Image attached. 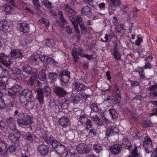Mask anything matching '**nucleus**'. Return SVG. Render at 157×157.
Returning a JSON list of instances; mask_svg holds the SVG:
<instances>
[{
    "label": "nucleus",
    "mask_w": 157,
    "mask_h": 157,
    "mask_svg": "<svg viewBox=\"0 0 157 157\" xmlns=\"http://www.w3.org/2000/svg\"><path fill=\"white\" fill-rule=\"evenodd\" d=\"M22 89V87L18 84L14 85L8 90V98L9 99L7 104V108L11 107L18 108L16 102L17 100L16 93Z\"/></svg>",
    "instance_id": "obj_1"
},
{
    "label": "nucleus",
    "mask_w": 157,
    "mask_h": 157,
    "mask_svg": "<svg viewBox=\"0 0 157 157\" xmlns=\"http://www.w3.org/2000/svg\"><path fill=\"white\" fill-rule=\"evenodd\" d=\"M34 97L32 91L28 89H25L22 90L21 93L19 100L21 102L24 104L25 107H28L29 104L33 105V108L34 107V103L33 102L34 100Z\"/></svg>",
    "instance_id": "obj_2"
},
{
    "label": "nucleus",
    "mask_w": 157,
    "mask_h": 157,
    "mask_svg": "<svg viewBox=\"0 0 157 157\" xmlns=\"http://www.w3.org/2000/svg\"><path fill=\"white\" fill-rule=\"evenodd\" d=\"M71 55L74 62L76 63L79 59V56L81 57L86 58L88 60H90L93 59L92 55H88L83 53L81 47H78L77 48H74L71 52Z\"/></svg>",
    "instance_id": "obj_3"
},
{
    "label": "nucleus",
    "mask_w": 157,
    "mask_h": 157,
    "mask_svg": "<svg viewBox=\"0 0 157 157\" xmlns=\"http://www.w3.org/2000/svg\"><path fill=\"white\" fill-rule=\"evenodd\" d=\"M20 115H21L22 118L21 119H18L17 122L19 126L24 127L26 126L29 125L32 130V128L31 125L33 123V117L24 113H22V114H20Z\"/></svg>",
    "instance_id": "obj_4"
},
{
    "label": "nucleus",
    "mask_w": 157,
    "mask_h": 157,
    "mask_svg": "<svg viewBox=\"0 0 157 157\" xmlns=\"http://www.w3.org/2000/svg\"><path fill=\"white\" fill-rule=\"evenodd\" d=\"M13 130V133L9 134L8 139L12 143L17 144L20 142L22 134L20 132L16 129Z\"/></svg>",
    "instance_id": "obj_5"
},
{
    "label": "nucleus",
    "mask_w": 157,
    "mask_h": 157,
    "mask_svg": "<svg viewBox=\"0 0 157 157\" xmlns=\"http://www.w3.org/2000/svg\"><path fill=\"white\" fill-rule=\"evenodd\" d=\"M43 138L45 143L49 146L51 145L52 147H55L58 143V141L52 135L45 134L43 135Z\"/></svg>",
    "instance_id": "obj_6"
},
{
    "label": "nucleus",
    "mask_w": 157,
    "mask_h": 157,
    "mask_svg": "<svg viewBox=\"0 0 157 157\" xmlns=\"http://www.w3.org/2000/svg\"><path fill=\"white\" fill-rule=\"evenodd\" d=\"M143 144L147 153H149L152 151V142L150 138L148 136L144 137L143 141Z\"/></svg>",
    "instance_id": "obj_7"
},
{
    "label": "nucleus",
    "mask_w": 157,
    "mask_h": 157,
    "mask_svg": "<svg viewBox=\"0 0 157 157\" xmlns=\"http://www.w3.org/2000/svg\"><path fill=\"white\" fill-rule=\"evenodd\" d=\"M55 147H52L53 149L59 155H65V154H68V152L65 146L62 145L58 141Z\"/></svg>",
    "instance_id": "obj_8"
},
{
    "label": "nucleus",
    "mask_w": 157,
    "mask_h": 157,
    "mask_svg": "<svg viewBox=\"0 0 157 157\" xmlns=\"http://www.w3.org/2000/svg\"><path fill=\"white\" fill-rule=\"evenodd\" d=\"M38 152L43 156H46L49 152V146L45 144L39 145L37 148Z\"/></svg>",
    "instance_id": "obj_9"
},
{
    "label": "nucleus",
    "mask_w": 157,
    "mask_h": 157,
    "mask_svg": "<svg viewBox=\"0 0 157 157\" xmlns=\"http://www.w3.org/2000/svg\"><path fill=\"white\" fill-rule=\"evenodd\" d=\"M59 78L60 79L61 82L64 85L69 80L70 72L68 71H61L59 74Z\"/></svg>",
    "instance_id": "obj_10"
},
{
    "label": "nucleus",
    "mask_w": 157,
    "mask_h": 157,
    "mask_svg": "<svg viewBox=\"0 0 157 157\" xmlns=\"http://www.w3.org/2000/svg\"><path fill=\"white\" fill-rule=\"evenodd\" d=\"M29 25L25 22L19 23L17 24V28L20 32L24 34L28 33L29 31Z\"/></svg>",
    "instance_id": "obj_11"
},
{
    "label": "nucleus",
    "mask_w": 157,
    "mask_h": 157,
    "mask_svg": "<svg viewBox=\"0 0 157 157\" xmlns=\"http://www.w3.org/2000/svg\"><path fill=\"white\" fill-rule=\"evenodd\" d=\"M113 93L115 94V98L114 100L115 102L114 104L118 105L121 100V97L120 91L119 90L118 86L116 84L114 85Z\"/></svg>",
    "instance_id": "obj_12"
},
{
    "label": "nucleus",
    "mask_w": 157,
    "mask_h": 157,
    "mask_svg": "<svg viewBox=\"0 0 157 157\" xmlns=\"http://www.w3.org/2000/svg\"><path fill=\"white\" fill-rule=\"evenodd\" d=\"M11 58L4 53L0 52V63L5 66H9L11 63Z\"/></svg>",
    "instance_id": "obj_13"
},
{
    "label": "nucleus",
    "mask_w": 157,
    "mask_h": 157,
    "mask_svg": "<svg viewBox=\"0 0 157 157\" xmlns=\"http://www.w3.org/2000/svg\"><path fill=\"white\" fill-rule=\"evenodd\" d=\"M81 13L83 16H86L91 19H95V16L93 15L90 8L88 6L83 7L81 10Z\"/></svg>",
    "instance_id": "obj_14"
},
{
    "label": "nucleus",
    "mask_w": 157,
    "mask_h": 157,
    "mask_svg": "<svg viewBox=\"0 0 157 157\" xmlns=\"http://www.w3.org/2000/svg\"><path fill=\"white\" fill-rule=\"evenodd\" d=\"M58 121L59 125L63 128H66L70 124L69 118L66 116L63 117L59 118Z\"/></svg>",
    "instance_id": "obj_15"
},
{
    "label": "nucleus",
    "mask_w": 157,
    "mask_h": 157,
    "mask_svg": "<svg viewBox=\"0 0 157 157\" xmlns=\"http://www.w3.org/2000/svg\"><path fill=\"white\" fill-rule=\"evenodd\" d=\"M53 90L56 95L60 98L64 97L67 94V92L63 88L58 86L54 87Z\"/></svg>",
    "instance_id": "obj_16"
},
{
    "label": "nucleus",
    "mask_w": 157,
    "mask_h": 157,
    "mask_svg": "<svg viewBox=\"0 0 157 157\" xmlns=\"http://www.w3.org/2000/svg\"><path fill=\"white\" fill-rule=\"evenodd\" d=\"M23 71L29 75H32L36 78L37 76V73L36 70L34 71V70L29 66L25 65L22 67Z\"/></svg>",
    "instance_id": "obj_17"
},
{
    "label": "nucleus",
    "mask_w": 157,
    "mask_h": 157,
    "mask_svg": "<svg viewBox=\"0 0 157 157\" xmlns=\"http://www.w3.org/2000/svg\"><path fill=\"white\" fill-rule=\"evenodd\" d=\"M113 55L114 58L116 60H120L121 59V53L120 52L119 48H118L117 43H116L113 48Z\"/></svg>",
    "instance_id": "obj_18"
},
{
    "label": "nucleus",
    "mask_w": 157,
    "mask_h": 157,
    "mask_svg": "<svg viewBox=\"0 0 157 157\" xmlns=\"http://www.w3.org/2000/svg\"><path fill=\"white\" fill-rule=\"evenodd\" d=\"M76 150L78 153L82 154L87 153L89 152V148L86 144L83 143L77 145Z\"/></svg>",
    "instance_id": "obj_19"
},
{
    "label": "nucleus",
    "mask_w": 157,
    "mask_h": 157,
    "mask_svg": "<svg viewBox=\"0 0 157 157\" xmlns=\"http://www.w3.org/2000/svg\"><path fill=\"white\" fill-rule=\"evenodd\" d=\"M39 59H40V61L41 60L45 66H47L50 62L52 63H55V60L53 59L52 58L48 57L45 55H44L43 56H40Z\"/></svg>",
    "instance_id": "obj_20"
},
{
    "label": "nucleus",
    "mask_w": 157,
    "mask_h": 157,
    "mask_svg": "<svg viewBox=\"0 0 157 157\" xmlns=\"http://www.w3.org/2000/svg\"><path fill=\"white\" fill-rule=\"evenodd\" d=\"M74 89L76 92H82L87 89V87L82 83H75L74 84Z\"/></svg>",
    "instance_id": "obj_21"
},
{
    "label": "nucleus",
    "mask_w": 157,
    "mask_h": 157,
    "mask_svg": "<svg viewBox=\"0 0 157 157\" xmlns=\"http://www.w3.org/2000/svg\"><path fill=\"white\" fill-rule=\"evenodd\" d=\"M11 57L14 59H21L22 57V53L21 51L17 49H12L10 52Z\"/></svg>",
    "instance_id": "obj_22"
},
{
    "label": "nucleus",
    "mask_w": 157,
    "mask_h": 157,
    "mask_svg": "<svg viewBox=\"0 0 157 157\" xmlns=\"http://www.w3.org/2000/svg\"><path fill=\"white\" fill-rule=\"evenodd\" d=\"M122 147L126 149H128L129 151H131L132 149L133 146L129 141L128 138L126 136L123 138L122 140Z\"/></svg>",
    "instance_id": "obj_23"
},
{
    "label": "nucleus",
    "mask_w": 157,
    "mask_h": 157,
    "mask_svg": "<svg viewBox=\"0 0 157 157\" xmlns=\"http://www.w3.org/2000/svg\"><path fill=\"white\" fill-rule=\"evenodd\" d=\"M12 75L14 77V79L19 80L20 79L21 71L17 67H13L11 69Z\"/></svg>",
    "instance_id": "obj_24"
},
{
    "label": "nucleus",
    "mask_w": 157,
    "mask_h": 157,
    "mask_svg": "<svg viewBox=\"0 0 157 157\" xmlns=\"http://www.w3.org/2000/svg\"><path fill=\"white\" fill-rule=\"evenodd\" d=\"M58 77L57 74L55 72H49L48 75V78L50 80L49 82L51 86L55 85V82Z\"/></svg>",
    "instance_id": "obj_25"
},
{
    "label": "nucleus",
    "mask_w": 157,
    "mask_h": 157,
    "mask_svg": "<svg viewBox=\"0 0 157 157\" xmlns=\"http://www.w3.org/2000/svg\"><path fill=\"white\" fill-rule=\"evenodd\" d=\"M122 149V146L119 144H116L110 147L111 153L114 155L118 154Z\"/></svg>",
    "instance_id": "obj_26"
},
{
    "label": "nucleus",
    "mask_w": 157,
    "mask_h": 157,
    "mask_svg": "<svg viewBox=\"0 0 157 157\" xmlns=\"http://www.w3.org/2000/svg\"><path fill=\"white\" fill-rule=\"evenodd\" d=\"M117 128L113 125H110L109 126L106 128V135L108 136H111L113 135H115L117 132L115 131Z\"/></svg>",
    "instance_id": "obj_27"
},
{
    "label": "nucleus",
    "mask_w": 157,
    "mask_h": 157,
    "mask_svg": "<svg viewBox=\"0 0 157 157\" xmlns=\"http://www.w3.org/2000/svg\"><path fill=\"white\" fill-rule=\"evenodd\" d=\"M92 148L94 152L98 155L101 154L103 151V147L100 144H94L93 145Z\"/></svg>",
    "instance_id": "obj_28"
},
{
    "label": "nucleus",
    "mask_w": 157,
    "mask_h": 157,
    "mask_svg": "<svg viewBox=\"0 0 157 157\" xmlns=\"http://www.w3.org/2000/svg\"><path fill=\"white\" fill-rule=\"evenodd\" d=\"M81 99L80 95L76 93H72L70 98L71 101L75 103H77Z\"/></svg>",
    "instance_id": "obj_29"
},
{
    "label": "nucleus",
    "mask_w": 157,
    "mask_h": 157,
    "mask_svg": "<svg viewBox=\"0 0 157 157\" xmlns=\"http://www.w3.org/2000/svg\"><path fill=\"white\" fill-rule=\"evenodd\" d=\"M136 145L134 144V146L132 147V149L131 151V154L129 155L131 157H139L140 156V153L138 150V148H139Z\"/></svg>",
    "instance_id": "obj_30"
},
{
    "label": "nucleus",
    "mask_w": 157,
    "mask_h": 157,
    "mask_svg": "<svg viewBox=\"0 0 157 157\" xmlns=\"http://www.w3.org/2000/svg\"><path fill=\"white\" fill-rule=\"evenodd\" d=\"M6 122L8 127L11 129H16V126L14 120L12 117L7 118Z\"/></svg>",
    "instance_id": "obj_31"
},
{
    "label": "nucleus",
    "mask_w": 157,
    "mask_h": 157,
    "mask_svg": "<svg viewBox=\"0 0 157 157\" xmlns=\"http://www.w3.org/2000/svg\"><path fill=\"white\" fill-rule=\"evenodd\" d=\"M82 18L81 16L78 15L75 18V29L76 33L79 34L80 33V31L78 29V24L80 25V22L82 21Z\"/></svg>",
    "instance_id": "obj_32"
},
{
    "label": "nucleus",
    "mask_w": 157,
    "mask_h": 157,
    "mask_svg": "<svg viewBox=\"0 0 157 157\" xmlns=\"http://www.w3.org/2000/svg\"><path fill=\"white\" fill-rule=\"evenodd\" d=\"M38 78L41 81H45L47 79L46 71L44 69H41L39 72Z\"/></svg>",
    "instance_id": "obj_33"
},
{
    "label": "nucleus",
    "mask_w": 157,
    "mask_h": 157,
    "mask_svg": "<svg viewBox=\"0 0 157 157\" xmlns=\"http://www.w3.org/2000/svg\"><path fill=\"white\" fill-rule=\"evenodd\" d=\"M29 61L32 64L36 65L39 64L40 59L37 56L32 55L29 59Z\"/></svg>",
    "instance_id": "obj_34"
},
{
    "label": "nucleus",
    "mask_w": 157,
    "mask_h": 157,
    "mask_svg": "<svg viewBox=\"0 0 157 157\" xmlns=\"http://www.w3.org/2000/svg\"><path fill=\"white\" fill-rule=\"evenodd\" d=\"M111 7L120 6L121 2L120 0H107Z\"/></svg>",
    "instance_id": "obj_35"
},
{
    "label": "nucleus",
    "mask_w": 157,
    "mask_h": 157,
    "mask_svg": "<svg viewBox=\"0 0 157 157\" xmlns=\"http://www.w3.org/2000/svg\"><path fill=\"white\" fill-rule=\"evenodd\" d=\"M6 21L4 20H0V30H6L9 28V26L6 25Z\"/></svg>",
    "instance_id": "obj_36"
},
{
    "label": "nucleus",
    "mask_w": 157,
    "mask_h": 157,
    "mask_svg": "<svg viewBox=\"0 0 157 157\" xmlns=\"http://www.w3.org/2000/svg\"><path fill=\"white\" fill-rule=\"evenodd\" d=\"M8 73V71L2 66L0 64V77L5 78L4 77L7 75Z\"/></svg>",
    "instance_id": "obj_37"
},
{
    "label": "nucleus",
    "mask_w": 157,
    "mask_h": 157,
    "mask_svg": "<svg viewBox=\"0 0 157 157\" xmlns=\"http://www.w3.org/2000/svg\"><path fill=\"white\" fill-rule=\"evenodd\" d=\"M5 150H6L5 153V154H6L8 152V151L10 153L15 152L16 150V147L15 146L13 145L10 144L8 147H7V148Z\"/></svg>",
    "instance_id": "obj_38"
},
{
    "label": "nucleus",
    "mask_w": 157,
    "mask_h": 157,
    "mask_svg": "<svg viewBox=\"0 0 157 157\" xmlns=\"http://www.w3.org/2000/svg\"><path fill=\"white\" fill-rule=\"evenodd\" d=\"M24 138L29 143H31L33 142V136L29 132H28L25 134Z\"/></svg>",
    "instance_id": "obj_39"
},
{
    "label": "nucleus",
    "mask_w": 157,
    "mask_h": 157,
    "mask_svg": "<svg viewBox=\"0 0 157 157\" xmlns=\"http://www.w3.org/2000/svg\"><path fill=\"white\" fill-rule=\"evenodd\" d=\"M7 144L3 140H0V153L3 154V150L7 148Z\"/></svg>",
    "instance_id": "obj_40"
},
{
    "label": "nucleus",
    "mask_w": 157,
    "mask_h": 157,
    "mask_svg": "<svg viewBox=\"0 0 157 157\" xmlns=\"http://www.w3.org/2000/svg\"><path fill=\"white\" fill-rule=\"evenodd\" d=\"M13 9L12 6L7 5L5 6L4 11L6 13V14H13Z\"/></svg>",
    "instance_id": "obj_41"
},
{
    "label": "nucleus",
    "mask_w": 157,
    "mask_h": 157,
    "mask_svg": "<svg viewBox=\"0 0 157 157\" xmlns=\"http://www.w3.org/2000/svg\"><path fill=\"white\" fill-rule=\"evenodd\" d=\"M115 26V31L116 33H123L124 29L123 25L119 24Z\"/></svg>",
    "instance_id": "obj_42"
},
{
    "label": "nucleus",
    "mask_w": 157,
    "mask_h": 157,
    "mask_svg": "<svg viewBox=\"0 0 157 157\" xmlns=\"http://www.w3.org/2000/svg\"><path fill=\"white\" fill-rule=\"evenodd\" d=\"M94 120L96 124L98 126H101L104 124V121L97 116L94 117Z\"/></svg>",
    "instance_id": "obj_43"
},
{
    "label": "nucleus",
    "mask_w": 157,
    "mask_h": 157,
    "mask_svg": "<svg viewBox=\"0 0 157 157\" xmlns=\"http://www.w3.org/2000/svg\"><path fill=\"white\" fill-rule=\"evenodd\" d=\"M109 113L112 118L116 119L118 117V114L113 109H111L109 110Z\"/></svg>",
    "instance_id": "obj_44"
},
{
    "label": "nucleus",
    "mask_w": 157,
    "mask_h": 157,
    "mask_svg": "<svg viewBox=\"0 0 157 157\" xmlns=\"http://www.w3.org/2000/svg\"><path fill=\"white\" fill-rule=\"evenodd\" d=\"M65 10L66 12L70 14H72L74 12V10L68 4H67L66 5L65 8Z\"/></svg>",
    "instance_id": "obj_45"
},
{
    "label": "nucleus",
    "mask_w": 157,
    "mask_h": 157,
    "mask_svg": "<svg viewBox=\"0 0 157 157\" xmlns=\"http://www.w3.org/2000/svg\"><path fill=\"white\" fill-rule=\"evenodd\" d=\"M54 41L52 39L46 40L45 41V45L49 47L53 46Z\"/></svg>",
    "instance_id": "obj_46"
},
{
    "label": "nucleus",
    "mask_w": 157,
    "mask_h": 157,
    "mask_svg": "<svg viewBox=\"0 0 157 157\" xmlns=\"http://www.w3.org/2000/svg\"><path fill=\"white\" fill-rule=\"evenodd\" d=\"M65 157H79L78 154L77 153L71 152H70L69 153L65 154Z\"/></svg>",
    "instance_id": "obj_47"
},
{
    "label": "nucleus",
    "mask_w": 157,
    "mask_h": 157,
    "mask_svg": "<svg viewBox=\"0 0 157 157\" xmlns=\"http://www.w3.org/2000/svg\"><path fill=\"white\" fill-rule=\"evenodd\" d=\"M144 67H138L135 69V71L136 72H138L139 75L143 73L144 72Z\"/></svg>",
    "instance_id": "obj_48"
},
{
    "label": "nucleus",
    "mask_w": 157,
    "mask_h": 157,
    "mask_svg": "<svg viewBox=\"0 0 157 157\" xmlns=\"http://www.w3.org/2000/svg\"><path fill=\"white\" fill-rule=\"evenodd\" d=\"M86 125L85 128L86 130H88L89 128L92 127V124L91 121L90 120L87 119L86 120Z\"/></svg>",
    "instance_id": "obj_49"
},
{
    "label": "nucleus",
    "mask_w": 157,
    "mask_h": 157,
    "mask_svg": "<svg viewBox=\"0 0 157 157\" xmlns=\"http://www.w3.org/2000/svg\"><path fill=\"white\" fill-rule=\"evenodd\" d=\"M144 68L147 69H150L152 68V64H151V63L145 61V65L144 66Z\"/></svg>",
    "instance_id": "obj_50"
},
{
    "label": "nucleus",
    "mask_w": 157,
    "mask_h": 157,
    "mask_svg": "<svg viewBox=\"0 0 157 157\" xmlns=\"http://www.w3.org/2000/svg\"><path fill=\"white\" fill-rule=\"evenodd\" d=\"M131 86L133 88L135 87L140 85V83L137 81L130 80L129 81Z\"/></svg>",
    "instance_id": "obj_51"
},
{
    "label": "nucleus",
    "mask_w": 157,
    "mask_h": 157,
    "mask_svg": "<svg viewBox=\"0 0 157 157\" xmlns=\"http://www.w3.org/2000/svg\"><path fill=\"white\" fill-rule=\"evenodd\" d=\"M80 27L81 29V33L82 35H85L87 33V29L82 24H80Z\"/></svg>",
    "instance_id": "obj_52"
},
{
    "label": "nucleus",
    "mask_w": 157,
    "mask_h": 157,
    "mask_svg": "<svg viewBox=\"0 0 157 157\" xmlns=\"http://www.w3.org/2000/svg\"><path fill=\"white\" fill-rule=\"evenodd\" d=\"M82 98V101H84V102H86V100L88 98L90 97V95L89 94H87L85 93H82L81 94Z\"/></svg>",
    "instance_id": "obj_53"
},
{
    "label": "nucleus",
    "mask_w": 157,
    "mask_h": 157,
    "mask_svg": "<svg viewBox=\"0 0 157 157\" xmlns=\"http://www.w3.org/2000/svg\"><path fill=\"white\" fill-rule=\"evenodd\" d=\"M4 78L6 79V78ZM3 79L4 78L2 79V81H4V82L0 81V89L1 90H4L6 88V84L5 82V81L3 80Z\"/></svg>",
    "instance_id": "obj_54"
},
{
    "label": "nucleus",
    "mask_w": 157,
    "mask_h": 157,
    "mask_svg": "<svg viewBox=\"0 0 157 157\" xmlns=\"http://www.w3.org/2000/svg\"><path fill=\"white\" fill-rule=\"evenodd\" d=\"M36 98L40 104H42L44 103V95H37Z\"/></svg>",
    "instance_id": "obj_55"
},
{
    "label": "nucleus",
    "mask_w": 157,
    "mask_h": 157,
    "mask_svg": "<svg viewBox=\"0 0 157 157\" xmlns=\"http://www.w3.org/2000/svg\"><path fill=\"white\" fill-rule=\"evenodd\" d=\"M44 90L45 92V95L46 96H48L50 93V89L49 87L47 86H46L44 87Z\"/></svg>",
    "instance_id": "obj_56"
},
{
    "label": "nucleus",
    "mask_w": 157,
    "mask_h": 157,
    "mask_svg": "<svg viewBox=\"0 0 157 157\" xmlns=\"http://www.w3.org/2000/svg\"><path fill=\"white\" fill-rule=\"evenodd\" d=\"M33 3L37 9L40 8V6L39 4V0H32Z\"/></svg>",
    "instance_id": "obj_57"
},
{
    "label": "nucleus",
    "mask_w": 157,
    "mask_h": 157,
    "mask_svg": "<svg viewBox=\"0 0 157 157\" xmlns=\"http://www.w3.org/2000/svg\"><path fill=\"white\" fill-rule=\"evenodd\" d=\"M143 39L142 37H138L137 39L135 41V44L137 46H139L141 43L143 42Z\"/></svg>",
    "instance_id": "obj_58"
},
{
    "label": "nucleus",
    "mask_w": 157,
    "mask_h": 157,
    "mask_svg": "<svg viewBox=\"0 0 157 157\" xmlns=\"http://www.w3.org/2000/svg\"><path fill=\"white\" fill-rule=\"evenodd\" d=\"M157 89V84L149 86L147 89L150 91H154Z\"/></svg>",
    "instance_id": "obj_59"
},
{
    "label": "nucleus",
    "mask_w": 157,
    "mask_h": 157,
    "mask_svg": "<svg viewBox=\"0 0 157 157\" xmlns=\"http://www.w3.org/2000/svg\"><path fill=\"white\" fill-rule=\"evenodd\" d=\"M34 80L32 77L30 78L26 82V83L29 86H33V85Z\"/></svg>",
    "instance_id": "obj_60"
},
{
    "label": "nucleus",
    "mask_w": 157,
    "mask_h": 157,
    "mask_svg": "<svg viewBox=\"0 0 157 157\" xmlns=\"http://www.w3.org/2000/svg\"><path fill=\"white\" fill-rule=\"evenodd\" d=\"M148 96L151 98L157 97V92L156 91H153L148 94Z\"/></svg>",
    "instance_id": "obj_61"
},
{
    "label": "nucleus",
    "mask_w": 157,
    "mask_h": 157,
    "mask_svg": "<svg viewBox=\"0 0 157 157\" xmlns=\"http://www.w3.org/2000/svg\"><path fill=\"white\" fill-rule=\"evenodd\" d=\"M6 125V122L5 121H0V129L4 130L5 129Z\"/></svg>",
    "instance_id": "obj_62"
},
{
    "label": "nucleus",
    "mask_w": 157,
    "mask_h": 157,
    "mask_svg": "<svg viewBox=\"0 0 157 157\" xmlns=\"http://www.w3.org/2000/svg\"><path fill=\"white\" fill-rule=\"evenodd\" d=\"M153 59V57L152 55H149L146 57L144 60L145 61H147L151 63Z\"/></svg>",
    "instance_id": "obj_63"
},
{
    "label": "nucleus",
    "mask_w": 157,
    "mask_h": 157,
    "mask_svg": "<svg viewBox=\"0 0 157 157\" xmlns=\"http://www.w3.org/2000/svg\"><path fill=\"white\" fill-rule=\"evenodd\" d=\"M65 30L68 34H71L72 33V28L69 26H67L65 29Z\"/></svg>",
    "instance_id": "obj_64"
}]
</instances>
